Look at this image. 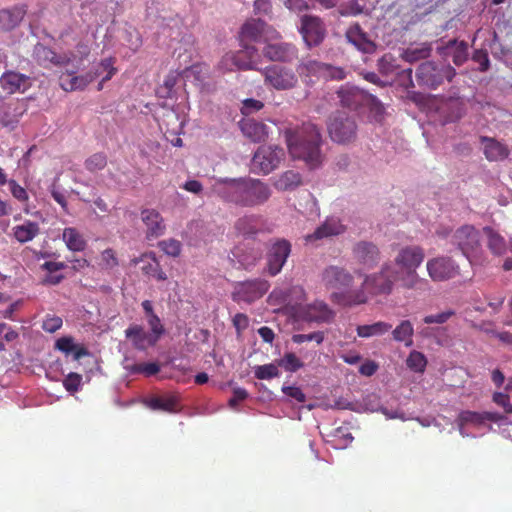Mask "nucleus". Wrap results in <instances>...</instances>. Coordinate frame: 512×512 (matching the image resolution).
Wrapping results in <instances>:
<instances>
[{
  "label": "nucleus",
  "instance_id": "nucleus-1",
  "mask_svg": "<svg viewBox=\"0 0 512 512\" xmlns=\"http://www.w3.org/2000/svg\"><path fill=\"white\" fill-rule=\"evenodd\" d=\"M211 190L223 201L240 207L262 205L272 195V190L266 183L249 177L217 178Z\"/></svg>",
  "mask_w": 512,
  "mask_h": 512
},
{
  "label": "nucleus",
  "instance_id": "nucleus-2",
  "mask_svg": "<svg viewBox=\"0 0 512 512\" xmlns=\"http://www.w3.org/2000/svg\"><path fill=\"white\" fill-rule=\"evenodd\" d=\"M288 152L293 159L304 161L311 168L318 167L323 160L320 128L307 122L284 131Z\"/></svg>",
  "mask_w": 512,
  "mask_h": 512
},
{
  "label": "nucleus",
  "instance_id": "nucleus-3",
  "mask_svg": "<svg viewBox=\"0 0 512 512\" xmlns=\"http://www.w3.org/2000/svg\"><path fill=\"white\" fill-rule=\"evenodd\" d=\"M323 285L333 292V299L344 306L360 305L367 302V295L362 288L351 289L354 281L353 275L345 268L331 265L326 267L321 274Z\"/></svg>",
  "mask_w": 512,
  "mask_h": 512
},
{
  "label": "nucleus",
  "instance_id": "nucleus-4",
  "mask_svg": "<svg viewBox=\"0 0 512 512\" xmlns=\"http://www.w3.org/2000/svg\"><path fill=\"white\" fill-rule=\"evenodd\" d=\"M425 258L424 249L418 245L401 247L391 261L400 275V286L404 289H416L424 280L419 277L417 269Z\"/></svg>",
  "mask_w": 512,
  "mask_h": 512
},
{
  "label": "nucleus",
  "instance_id": "nucleus-5",
  "mask_svg": "<svg viewBox=\"0 0 512 512\" xmlns=\"http://www.w3.org/2000/svg\"><path fill=\"white\" fill-rule=\"evenodd\" d=\"M78 67L73 66L72 69L66 68L60 75L59 82L62 89L65 91H73L77 89H83L89 83L94 81L97 77L102 76V81H108L114 74V68L112 67L111 59H105L99 63L94 72H89L86 75L76 76V69ZM98 89H102V83L99 84Z\"/></svg>",
  "mask_w": 512,
  "mask_h": 512
},
{
  "label": "nucleus",
  "instance_id": "nucleus-6",
  "mask_svg": "<svg viewBox=\"0 0 512 512\" xmlns=\"http://www.w3.org/2000/svg\"><path fill=\"white\" fill-rule=\"evenodd\" d=\"M396 283L400 284V275L393 263L388 261L378 272L366 274L360 288L368 290L372 295H389Z\"/></svg>",
  "mask_w": 512,
  "mask_h": 512
},
{
  "label": "nucleus",
  "instance_id": "nucleus-7",
  "mask_svg": "<svg viewBox=\"0 0 512 512\" xmlns=\"http://www.w3.org/2000/svg\"><path fill=\"white\" fill-rule=\"evenodd\" d=\"M327 130L333 142L348 145L357 139L358 124L354 116L345 112H336L329 117Z\"/></svg>",
  "mask_w": 512,
  "mask_h": 512
},
{
  "label": "nucleus",
  "instance_id": "nucleus-8",
  "mask_svg": "<svg viewBox=\"0 0 512 512\" xmlns=\"http://www.w3.org/2000/svg\"><path fill=\"white\" fill-rule=\"evenodd\" d=\"M456 75L455 69L449 64L426 61L416 70V79L419 85L435 89L444 80L451 81Z\"/></svg>",
  "mask_w": 512,
  "mask_h": 512
},
{
  "label": "nucleus",
  "instance_id": "nucleus-9",
  "mask_svg": "<svg viewBox=\"0 0 512 512\" xmlns=\"http://www.w3.org/2000/svg\"><path fill=\"white\" fill-rule=\"evenodd\" d=\"M452 243L471 263L482 251L480 232L473 225L457 228L452 235Z\"/></svg>",
  "mask_w": 512,
  "mask_h": 512
},
{
  "label": "nucleus",
  "instance_id": "nucleus-10",
  "mask_svg": "<svg viewBox=\"0 0 512 512\" xmlns=\"http://www.w3.org/2000/svg\"><path fill=\"white\" fill-rule=\"evenodd\" d=\"M284 155V150L279 146H260L252 158L251 170L256 174L267 175L279 166Z\"/></svg>",
  "mask_w": 512,
  "mask_h": 512
},
{
  "label": "nucleus",
  "instance_id": "nucleus-11",
  "mask_svg": "<svg viewBox=\"0 0 512 512\" xmlns=\"http://www.w3.org/2000/svg\"><path fill=\"white\" fill-rule=\"evenodd\" d=\"M264 83L278 91L290 90L297 86L298 76L290 68L281 65H271L260 70Z\"/></svg>",
  "mask_w": 512,
  "mask_h": 512
},
{
  "label": "nucleus",
  "instance_id": "nucleus-12",
  "mask_svg": "<svg viewBox=\"0 0 512 512\" xmlns=\"http://www.w3.org/2000/svg\"><path fill=\"white\" fill-rule=\"evenodd\" d=\"M268 289L269 283L266 280H247L234 286L232 298L236 302L252 303L261 298Z\"/></svg>",
  "mask_w": 512,
  "mask_h": 512
},
{
  "label": "nucleus",
  "instance_id": "nucleus-13",
  "mask_svg": "<svg viewBox=\"0 0 512 512\" xmlns=\"http://www.w3.org/2000/svg\"><path fill=\"white\" fill-rule=\"evenodd\" d=\"M429 277L433 281H446L459 274L458 264L448 256H437L426 263Z\"/></svg>",
  "mask_w": 512,
  "mask_h": 512
},
{
  "label": "nucleus",
  "instance_id": "nucleus-14",
  "mask_svg": "<svg viewBox=\"0 0 512 512\" xmlns=\"http://www.w3.org/2000/svg\"><path fill=\"white\" fill-rule=\"evenodd\" d=\"M291 253V244L285 239H276L271 242L267 252V271L276 276L282 270Z\"/></svg>",
  "mask_w": 512,
  "mask_h": 512
},
{
  "label": "nucleus",
  "instance_id": "nucleus-15",
  "mask_svg": "<svg viewBox=\"0 0 512 512\" xmlns=\"http://www.w3.org/2000/svg\"><path fill=\"white\" fill-rule=\"evenodd\" d=\"M297 71L300 76L305 77L318 76L334 79H343L345 77L343 69L312 59L302 60L297 67Z\"/></svg>",
  "mask_w": 512,
  "mask_h": 512
},
{
  "label": "nucleus",
  "instance_id": "nucleus-16",
  "mask_svg": "<svg viewBox=\"0 0 512 512\" xmlns=\"http://www.w3.org/2000/svg\"><path fill=\"white\" fill-rule=\"evenodd\" d=\"M243 40L272 41L279 37V33L260 19H250L241 28Z\"/></svg>",
  "mask_w": 512,
  "mask_h": 512
},
{
  "label": "nucleus",
  "instance_id": "nucleus-17",
  "mask_svg": "<svg viewBox=\"0 0 512 512\" xmlns=\"http://www.w3.org/2000/svg\"><path fill=\"white\" fill-rule=\"evenodd\" d=\"M300 33L307 46H317L325 37V28L319 17L305 14L301 17Z\"/></svg>",
  "mask_w": 512,
  "mask_h": 512
},
{
  "label": "nucleus",
  "instance_id": "nucleus-18",
  "mask_svg": "<svg viewBox=\"0 0 512 512\" xmlns=\"http://www.w3.org/2000/svg\"><path fill=\"white\" fill-rule=\"evenodd\" d=\"M354 260L361 266L371 269L375 267L381 259V252L377 245L369 241H359L352 249Z\"/></svg>",
  "mask_w": 512,
  "mask_h": 512
},
{
  "label": "nucleus",
  "instance_id": "nucleus-19",
  "mask_svg": "<svg viewBox=\"0 0 512 512\" xmlns=\"http://www.w3.org/2000/svg\"><path fill=\"white\" fill-rule=\"evenodd\" d=\"M30 86V77L23 73L7 70L0 76V87L8 95L24 93Z\"/></svg>",
  "mask_w": 512,
  "mask_h": 512
},
{
  "label": "nucleus",
  "instance_id": "nucleus-20",
  "mask_svg": "<svg viewBox=\"0 0 512 512\" xmlns=\"http://www.w3.org/2000/svg\"><path fill=\"white\" fill-rule=\"evenodd\" d=\"M26 111V103L20 100L5 102L0 96V124L14 128Z\"/></svg>",
  "mask_w": 512,
  "mask_h": 512
},
{
  "label": "nucleus",
  "instance_id": "nucleus-21",
  "mask_svg": "<svg viewBox=\"0 0 512 512\" xmlns=\"http://www.w3.org/2000/svg\"><path fill=\"white\" fill-rule=\"evenodd\" d=\"M263 48L264 56L271 61L290 62L297 58V49L290 43L270 42Z\"/></svg>",
  "mask_w": 512,
  "mask_h": 512
},
{
  "label": "nucleus",
  "instance_id": "nucleus-22",
  "mask_svg": "<svg viewBox=\"0 0 512 512\" xmlns=\"http://www.w3.org/2000/svg\"><path fill=\"white\" fill-rule=\"evenodd\" d=\"M33 57L44 67L56 65L68 68L69 64L72 62V59L67 55H57L50 48L39 43L34 47Z\"/></svg>",
  "mask_w": 512,
  "mask_h": 512
},
{
  "label": "nucleus",
  "instance_id": "nucleus-23",
  "mask_svg": "<svg viewBox=\"0 0 512 512\" xmlns=\"http://www.w3.org/2000/svg\"><path fill=\"white\" fill-rule=\"evenodd\" d=\"M299 313L309 322H330L334 317V312L322 301H315L301 307Z\"/></svg>",
  "mask_w": 512,
  "mask_h": 512
},
{
  "label": "nucleus",
  "instance_id": "nucleus-24",
  "mask_svg": "<svg viewBox=\"0 0 512 512\" xmlns=\"http://www.w3.org/2000/svg\"><path fill=\"white\" fill-rule=\"evenodd\" d=\"M340 103L344 107L356 109L366 102L368 95L354 86H342L337 91Z\"/></svg>",
  "mask_w": 512,
  "mask_h": 512
},
{
  "label": "nucleus",
  "instance_id": "nucleus-25",
  "mask_svg": "<svg viewBox=\"0 0 512 512\" xmlns=\"http://www.w3.org/2000/svg\"><path fill=\"white\" fill-rule=\"evenodd\" d=\"M26 15V9L22 5L0 10V30L11 31L22 22Z\"/></svg>",
  "mask_w": 512,
  "mask_h": 512
},
{
  "label": "nucleus",
  "instance_id": "nucleus-26",
  "mask_svg": "<svg viewBox=\"0 0 512 512\" xmlns=\"http://www.w3.org/2000/svg\"><path fill=\"white\" fill-rule=\"evenodd\" d=\"M126 338L132 341L133 346L138 350H145L158 341L152 334L147 333L140 325H131L125 330Z\"/></svg>",
  "mask_w": 512,
  "mask_h": 512
},
{
  "label": "nucleus",
  "instance_id": "nucleus-27",
  "mask_svg": "<svg viewBox=\"0 0 512 512\" xmlns=\"http://www.w3.org/2000/svg\"><path fill=\"white\" fill-rule=\"evenodd\" d=\"M483 153L488 161H502L509 155L507 145L494 138L481 137Z\"/></svg>",
  "mask_w": 512,
  "mask_h": 512
},
{
  "label": "nucleus",
  "instance_id": "nucleus-28",
  "mask_svg": "<svg viewBox=\"0 0 512 512\" xmlns=\"http://www.w3.org/2000/svg\"><path fill=\"white\" fill-rule=\"evenodd\" d=\"M346 36L350 43L364 53L371 54L376 50L375 43L367 37L366 33L357 24L348 29Z\"/></svg>",
  "mask_w": 512,
  "mask_h": 512
},
{
  "label": "nucleus",
  "instance_id": "nucleus-29",
  "mask_svg": "<svg viewBox=\"0 0 512 512\" xmlns=\"http://www.w3.org/2000/svg\"><path fill=\"white\" fill-rule=\"evenodd\" d=\"M141 219L147 227L148 237H159L165 232V224L160 213L154 209H144Z\"/></svg>",
  "mask_w": 512,
  "mask_h": 512
},
{
  "label": "nucleus",
  "instance_id": "nucleus-30",
  "mask_svg": "<svg viewBox=\"0 0 512 512\" xmlns=\"http://www.w3.org/2000/svg\"><path fill=\"white\" fill-rule=\"evenodd\" d=\"M240 127L244 136L251 139L253 142H261L268 137L267 126L254 119H246L242 121Z\"/></svg>",
  "mask_w": 512,
  "mask_h": 512
},
{
  "label": "nucleus",
  "instance_id": "nucleus-31",
  "mask_svg": "<svg viewBox=\"0 0 512 512\" xmlns=\"http://www.w3.org/2000/svg\"><path fill=\"white\" fill-rule=\"evenodd\" d=\"M344 230L345 228L339 220L331 218L320 225L312 234L308 235L307 240L314 241L331 236H337L343 233Z\"/></svg>",
  "mask_w": 512,
  "mask_h": 512
},
{
  "label": "nucleus",
  "instance_id": "nucleus-32",
  "mask_svg": "<svg viewBox=\"0 0 512 512\" xmlns=\"http://www.w3.org/2000/svg\"><path fill=\"white\" fill-rule=\"evenodd\" d=\"M40 234V227L37 222L26 220L20 225L12 228L13 237L21 244L32 241Z\"/></svg>",
  "mask_w": 512,
  "mask_h": 512
},
{
  "label": "nucleus",
  "instance_id": "nucleus-33",
  "mask_svg": "<svg viewBox=\"0 0 512 512\" xmlns=\"http://www.w3.org/2000/svg\"><path fill=\"white\" fill-rule=\"evenodd\" d=\"M483 234L486 238V245L493 255L502 256L506 253L507 243L500 233L486 226L483 228Z\"/></svg>",
  "mask_w": 512,
  "mask_h": 512
},
{
  "label": "nucleus",
  "instance_id": "nucleus-34",
  "mask_svg": "<svg viewBox=\"0 0 512 512\" xmlns=\"http://www.w3.org/2000/svg\"><path fill=\"white\" fill-rule=\"evenodd\" d=\"M260 226L261 218L254 214L244 215L235 223L236 231L245 237L255 235L260 230Z\"/></svg>",
  "mask_w": 512,
  "mask_h": 512
},
{
  "label": "nucleus",
  "instance_id": "nucleus-35",
  "mask_svg": "<svg viewBox=\"0 0 512 512\" xmlns=\"http://www.w3.org/2000/svg\"><path fill=\"white\" fill-rule=\"evenodd\" d=\"M302 184L301 174L293 170L285 171L274 181V187L279 191H292Z\"/></svg>",
  "mask_w": 512,
  "mask_h": 512
},
{
  "label": "nucleus",
  "instance_id": "nucleus-36",
  "mask_svg": "<svg viewBox=\"0 0 512 512\" xmlns=\"http://www.w3.org/2000/svg\"><path fill=\"white\" fill-rule=\"evenodd\" d=\"M62 239L67 248L73 252L83 251L87 245L83 235L73 227H67L63 230Z\"/></svg>",
  "mask_w": 512,
  "mask_h": 512
},
{
  "label": "nucleus",
  "instance_id": "nucleus-37",
  "mask_svg": "<svg viewBox=\"0 0 512 512\" xmlns=\"http://www.w3.org/2000/svg\"><path fill=\"white\" fill-rule=\"evenodd\" d=\"M445 54L452 57L455 65L460 66L468 59V46L463 41L450 40L445 47Z\"/></svg>",
  "mask_w": 512,
  "mask_h": 512
},
{
  "label": "nucleus",
  "instance_id": "nucleus-38",
  "mask_svg": "<svg viewBox=\"0 0 512 512\" xmlns=\"http://www.w3.org/2000/svg\"><path fill=\"white\" fill-rule=\"evenodd\" d=\"M391 328V324L384 321H378L369 325H359L357 326L356 331L359 337L370 338L374 336H382L386 334Z\"/></svg>",
  "mask_w": 512,
  "mask_h": 512
},
{
  "label": "nucleus",
  "instance_id": "nucleus-39",
  "mask_svg": "<svg viewBox=\"0 0 512 512\" xmlns=\"http://www.w3.org/2000/svg\"><path fill=\"white\" fill-rule=\"evenodd\" d=\"M414 328L409 320H402L394 330H392V337L396 342H403L406 347L413 344Z\"/></svg>",
  "mask_w": 512,
  "mask_h": 512
},
{
  "label": "nucleus",
  "instance_id": "nucleus-40",
  "mask_svg": "<svg viewBox=\"0 0 512 512\" xmlns=\"http://www.w3.org/2000/svg\"><path fill=\"white\" fill-rule=\"evenodd\" d=\"M234 55H236L244 65L250 66L246 68H238V70H260L258 68L259 55L254 46H244L242 50L235 52Z\"/></svg>",
  "mask_w": 512,
  "mask_h": 512
},
{
  "label": "nucleus",
  "instance_id": "nucleus-41",
  "mask_svg": "<svg viewBox=\"0 0 512 512\" xmlns=\"http://www.w3.org/2000/svg\"><path fill=\"white\" fill-rule=\"evenodd\" d=\"M56 348L65 353L66 355L72 354L74 360H79L87 354L84 348L77 346L72 338L63 337L57 340Z\"/></svg>",
  "mask_w": 512,
  "mask_h": 512
},
{
  "label": "nucleus",
  "instance_id": "nucleus-42",
  "mask_svg": "<svg viewBox=\"0 0 512 512\" xmlns=\"http://www.w3.org/2000/svg\"><path fill=\"white\" fill-rule=\"evenodd\" d=\"M246 67L248 66L240 62L239 58H237L236 55H234V52L226 53L217 64V70L220 73H226L238 70V68Z\"/></svg>",
  "mask_w": 512,
  "mask_h": 512
},
{
  "label": "nucleus",
  "instance_id": "nucleus-43",
  "mask_svg": "<svg viewBox=\"0 0 512 512\" xmlns=\"http://www.w3.org/2000/svg\"><path fill=\"white\" fill-rule=\"evenodd\" d=\"M167 130L166 133H170L174 136H178L182 133L184 128V120L180 118V115L175 111H170L165 115L164 119Z\"/></svg>",
  "mask_w": 512,
  "mask_h": 512
},
{
  "label": "nucleus",
  "instance_id": "nucleus-44",
  "mask_svg": "<svg viewBox=\"0 0 512 512\" xmlns=\"http://www.w3.org/2000/svg\"><path fill=\"white\" fill-rule=\"evenodd\" d=\"M176 400L173 397H154L147 401V406L152 410H162L166 412H175Z\"/></svg>",
  "mask_w": 512,
  "mask_h": 512
},
{
  "label": "nucleus",
  "instance_id": "nucleus-45",
  "mask_svg": "<svg viewBox=\"0 0 512 512\" xmlns=\"http://www.w3.org/2000/svg\"><path fill=\"white\" fill-rule=\"evenodd\" d=\"M406 364L414 372L422 373L427 365V360L423 353L412 351L406 360Z\"/></svg>",
  "mask_w": 512,
  "mask_h": 512
},
{
  "label": "nucleus",
  "instance_id": "nucleus-46",
  "mask_svg": "<svg viewBox=\"0 0 512 512\" xmlns=\"http://www.w3.org/2000/svg\"><path fill=\"white\" fill-rule=\"evenodd\" d=\"M85 168L91 172L96 173L102 170L107 165V157L103 153H95L85 160Z\"/></svg>",
  "mask_w": 512,
  "mask_h": 512
},
{
  "label": "nucleus",
  "instance_id": "nucleus-47",
  "mask_svg": "<svg viewBox=\"0 0 512 512\" xmlns=\"http://www.w3.org/2000/svg\"><path fill=\"white\" fill-rule=\"evenodd\" d=\"M278 363H270L255 367V377L260 380H268L274 377H278L280 372L278 369Z\"/></svg>",
  "mask_w": 512,
  "mask_h": 512
},
{
  "label": "nucleus",
  "instance_id": "nucleus-48",
  "mask_svg": "<svg viewBox=\"0 0 512 512\" xmlns=\"http://www.w3.org/2000/svg\"><path fill=\"white\" fill-rule=\"evenodd\" d=\"M235 256L239 258V262L245 268H248L253 266L262 257V251L260 249H251V252L248 255L244 251L239 250Z\"/></svg>",
  "mask_w": 512,
  "mask_h": 512
},
{
  "label": "nucleus",
  "instance_id": "nucleus-49",
  "mask_svg": "<svg viewBox=\"0 0 512 512\" xmlns=\"http://www.w3.org/2000/svg\"><path fill=\"white\" fill-rule=\"evenodd\" d=\"M430 51L431 49L429 46H423L421 48H409L404 52L403 58L407 62H415L420 59L427 58L430 55Z\"/></svg>",
  "mask_w": 512,
  "mask_h": 512
},
{
  "label": "nucleus",
  "instance_id": "nucleus-50",
  "mask_svg": "<svg viewBox=\"0 0 512 512\" xmlns=\"http://www.w3.org/2000/svg\"><path fill=\"white\" fill-rule=\"evenodd\" d=\"M278 365L287 371L295 372L303 366V363L293 353H287L277 361Z\"/></svg>",
  "mask_w": 512,
  "mask_h": 512
},
{
  "label": "nucleus",
  "instance_id": "nucleus-51",
  "mask_svg": "<svg viewBox=\"0 0 512 512\" xmlns=\"http://www.w3.org/2000/svg\"><path fill=\"white\" fill-rule=\"evenodd\" d=\"M99 266L105 270H111L118 266V259L114 250L105 249L101 253Z\"/></svg>",
  "mask_w": 512,
  "mask_h": 512
},
{
  "label": "nucleus",
  "instance_id": "nucleus-52",
  "mask_svg": "<svg viewBox=\"0 0 512 512\" xmlns=\"http://www.w3.org/2000/svg\"><path fill=\"white\" fill-rule=\"evenodd\" d=\"M159 247L161 250L172 257L179 256L181 252V243L178 240L175 239H167L159 242Z\"/></svg>",
  "mask_w": 512,
  "mask_h": 512
},
{
  "label": "nucleus",
  "instance_id": "nucleus-53",
  "mask_svg": "<svg viewBox=\"0 0 512 512\" xmlns=\"http://www.w3.org/2000/svg\"><path fill=\"white\" fill-rule=\"evenodd\" d=\"M458 422L462 424H473V425H481L484 423L483 421V413L473 412V411H462L458 416Z\"/></svg>",
  "mask_w": 512,
  "mask_h": 512
},
{
  "label": "nucleus",
  "instance_id": "nucleus-54",
  "mask_svg": "<svg viewBox=\"0 0 512 512\" xmlns=\"http://www.w3.org/2000/svg\"><path fill=\"white\" fill-rule=\"evenodd\" d=\"M160 371V366L157 363H141L131 367L133 373H143L146 376H152Z\"/></svg>",
  "mask_w": 512,
  "mask_h": 512
},
{
  "label": "nucleus",
  "instance_id": "nucleus-55",
  "mask_svg": "<svg viewBox=\"0 0 512 512\" xmlns=\"http://www.w3.org/2000/svg\"><path fill=\"white\" fill-rule=\"evenodd\" d=\"M323 340L324 334L319 331L310 334H295L292 336V341L296 344H301L307 341H315L317 344H321Z\"/></svg>",
  "mask_w": 512,
  "mask_h": 512
},
{
  "label": "nucleus",
  "instance_id": "nucleus-56",
  "mask_svg": "<svg viewBox=\"0 0 512 512\" xmlns=\"http://www.w3.org/2000/svg\"><path fill=\"white\" fill-rule=\"evenodd\" d=\"M146 319L151 329L152 336L156 337V339L158 340L160 336L164 333V327L161 324L160 318L156 314H153L146 317Z\"/></svg>",
  "mask_w": 512,
  "mask_h": 512
},
{
  "label": "nucleus",
  "instance_id": "nucleus-57",
  "mask_svg": "<svg viewBox=\"0 0 512 512\" xmlns=\"http://www.w3.org/2000/svg\"><path fill=\"white\" fill-rule=\"evenodd\" d=\"M453 315V310H447L438 314L427 315L423 318V322L426 324H443L446 323Z\"/></svg>",
  "mask_w": 512,
  "mask_h": 512
},
{
  "label": "nucleus",
  "instance_id": "nucleus-58",
  "mask_svg": "<svg viewBox=\"0 0 512 512\" xmlns=\"http://www.w3.org/2000/svg\"><path fill=\"white\" fill-rule=\"evenodd\" d=\"M264 104L260 100L248 98L242 102L241 111L245 115L252 114L263 108Z\"/></svg>",
  "mask_w": 512,
  "mask_h": 512
},
{
  "label": "nucleus",
  "instance_id": "nucleus-59",
  "mask_svg": "<svg viewBox=\"0 0 512 512\" xmlns=\"http://www.w3.org/2000/svg\"><path fill=\"white\" fill-rule=\"evenodd\" d=\"M8 184L10 187V192L14 198L21 202L28 200V194L26 190L22 186H20L15 180H9Z\"/></svg>",
  "mask_w": 512,
  "mask_h": 512
},
{
  "label": "nucleus",
  "instance_id": "nucleus-60",
  "mask_svg": "<svg viewBox=\"0 0 512 512\" xmlns=\"http://www.w3.org/2000/svg\"><path fill=\"white\" fill-rule=\"evenodd\" d=\"M81 376L77 373H70L64 380L63 384L67 391L75 392L81 383Z\"/></svg>",
  "mask_w": 512,
  "mask_h": 512
},
{
  "label": "nucleus",
  "instance_id": "nucleus-61",
  "mask_svg": "<svg viewBox=\"0 0 512 512\" xmlns=\"http://www.w3.org/2000/svg\"><path fill=\"white\" fill-rule=\"evenodd\" d=\"M472 59L480 64V71L484 72L489 69L490 61L486 51L476 50L472 56Z\"/></svg>",
  "mask_w": 512,
  "mask_h": 512
},
{
  "label": "nucleus",
  "instance_id": "nucleus-62",
  "mask_svg": "<svg viewBox=\"0 0 512 512\" xmlns=\"http://www.w3.org/2000/svg\"><path fill=\"white\" fill-rule=\"evenodd\" d=\"M493 401L503 407L504 411L508 414H512V405L510 403L509 397L501 392H496L493 395Z\"/></svg>",
  "mask_w": 512,
  "mask_h": 512
},
{
  "label": "nucleus",
  "instance_id": "nucleus-63",
  "mask_svg": "<svg viewBox=\"0 0 512 512\" xmlns=\"http://www.w3.org/2000/svg\"><path fill=\"white\" fill-rule=\"evenodd\" d=\"M62 326V319L60 317L52 316L47 317L43 321L42 328L49 333L57 331Z\"/></svg>",
  "mask_w": 512,
  "mask_h": 512
},
{
  "label": "nucleus",
  "instance_id": "nucleus-64",
  "mask_svg": "<svg viewBox=\"0 0 512 512\" xmlns=\"http://www.w3.org/2000/svg\"><path fill=\"white\" fill-rule=\"evenodd\" d=\"M282 391L285 395L288 397H291L295 399L296 401L302 403L306 400L305 394L302 392V390L298 387L293 386H284L282 388Z\"/></svg>",
  "mask_w": 512,
  "mask_h": 512
}]
</instances>
